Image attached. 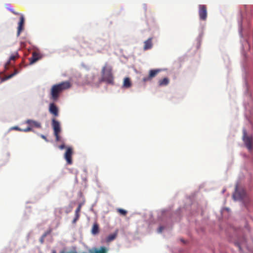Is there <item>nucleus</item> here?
<instances>
[{"mask_svg": "<svg viewBox=\"0 0 253 253\" xmlns=\"http://www.w3.org/2000/svg\"><path fill=\"white\" fill-rule=\"evenodd\" d=\"M49 112L55 116H58V110L56 106L54 103H51L49 108Z\"/></svg>", "mask_w": 253, "mask_h": 253, "instance_id": "12", "label": "nucleus"}, {"mask_svg": "<svg viewBox=\"0 0 253 253\" xmlns=\"http://www.w3.org/2000/svg\"><path fill=\"white\" fill-rule=\"evenodd\" d=\"M181 241L183 242H184L183 240H181Z\"/></svg>", "mask_w": 253, "mask_h": 253, "instance_id": "34", "label": "nucleus"}, {"mask_svg": "<svg viewBox=\"0 0 253 253\" xmlns=\"http://www.w3.org/2000/svg\"><path fill=\"white\" fill-rule=\"evenodd\" d=\"M52 126L54 131V135L55 136L56 141L57 142L60 141L61 137L59 134L61 131V128L60 123L55 119H53L52 120Z\"/></svg>", "mask_w": 253, "mask_h": 253, "instance_id": "3", "label": "nucleus"}, {"mask_svg": "<svg viewBox=\"0 0 253 253\" xmlns=\"http://www.w3.org/2000/svg\"><path fill=\"white\" fill-rule=\"evenodd\" d=\"M19 72L18 71L17 69H14V72L13 73L7 76L6 77V79H9L13 77L14 75L17 74Z\"/></svg>", "mask_w": 253, "mask_h": 253, "instance_id": "21", "label": "nucleus"}, {"mask_svg": "<svg viewBox=\"0 0 253 253\" xmlns=\"http://www.w3.org/2000/svg\"><path fill=\"white\" fill-rule=\"evenodd\" d=\"M52 253H56V252L55 251H53Z\"/></svg>", "mask_w": 253, "mask_h": 253, "instance_id": "33", "label": "nucleus"}, {"mask_svg": "<svg viewBox=\"0 0 253 253\" xmlns=\"http://www.w3.org/2000/svg\"><path fill=\"white\" fill-rule=\"evenodd\" d=\"M81 211V210L79 208H77L75 211V214L76 215H80V212Z\"/></svg>", "mask_w": 253, "mask_h": 253, "instance_id": "27", "label": "nucleus"}, {"mask_svg": "<svg viewBox=\"0 0 253 253\" xmlns=\"http://www.w3.org/2000/svg\"><path fill=\"white\" fill-rule=\"evenodd\" d=\"M199 17L201 20H205L207 17V7L205 5H200L199 10Z\"/></svg>", "mask_w": 253, "mask_h": 253, "instance_id": "5", "label": "nucleus"}, {"mask_svg": "<svg viewBox=\"0 0 253 253\" xmlns=\"http://www.w3.org/2000/svg\"><path fill=\"white\" fill-rule=\"evenodd\" d=\"M117 211L118 212H119L121 214L123 215H126L127 213V211L122 209H117Z\"/></svg>", "mask_w": 253, "mask_h": 253, "instance_id": "22", "label": "nucleus"}, {"mask_svg": "<svg viewBox=\"0 0 253 253\" xmlns=\"http://www.w3.org/2000/svg\"><path fill=\"white\" fill-rule=\"evenodd\" d=\"M42 58V55L41 53L37 51H34L32 53V57L29 58L30 64H33Z\"/></svg>", "mask_w": 253, "mask_h": 253, "instance_id": "9", "label": "nucleus"}, {"mask_svg": "<svg viewBox=\"0 0 253 253\" xmlns=\"http://www.w3.org/2000/svg\"><path fill=\"white\" fill-rule=\"evenodd\" d=\"M50 233V230L48 231L45 232L41 237L40 239V242L41 243H43L44 242V239L46 237V236Z\"/></svg>", "mask_w": 253, "mask_h": 253, "instance_id": "20", "label": "nucleus"}, {"mask_svg": "<svg viewBox=\"0 0 253 253\" xmlns=\"http://www.w3.org/2000/svg\"><path fill=\"white\" fill-rule=\"evenodd\" d=\"M41 137L42 139H44L46 141H48V140L47 139L46 137L44 135H43V134H41Z\"/></svg>", "mask_w": 253, "mask_h": 253, "instance_id": "29", "label": "nucleus"}, {"mask_svg": "<svg viewBox=\"0 0 253 253\" xmlns=\"http://www.w3.org/2000/svg\"><path fill=\"white\" fill-rule=\"evenodd\" d=\"M243 244H244L243 243H236L235 245L237 246L239 248L240 250H241V246L242 245H243Z\"/></svg>", "mask_w": 253, "mask_h": 253, "instance_id": "25", "label": "nucleus"}, {"mask_svg": "<svg viewBox=\"0 0 253 253\" xmlns=\"http://www.w3.org/2000/svg\"><path fill=\"white\" fill-rule=\"evenodd\" d=\"M82 206V204L81 203L79 205L78 208H79L80 210H81Z\"/></svg>", "mask_w": 253, "mask_h": 253, "instance_id": "32", "label": "nucleus"}, {"mask_svg": "<svg viewBox=\"0 0 253 253\" xmlns=\"http://www.w3.org/2000/svg\"><path fill=\"white\" fill-rule=\"evenodd\" d=\"M243 139L244 142L249 150H252L253 148V138L251 136H248L246 130L243 131Z\"/></svg>", "mask_w": 253, "mask_h": 253, "instance_id": "4", "label": "nucleus"}, {"mask_svg": "<svg viewBox=\"0 0 253 253\" xmlns=\"http://www.w3.org/2000/svg\"><path fill=\"white\" fill-rule=\"evenodd\" d=\"M118 230H116L114 233L109 235L106 239V242L109 243L115 240L118 235Z\"/></svg>", "mask_w": 253, "mask_h": 253, "instance_id": "16", "label": "nucleus"}, {"mask_svg": "<svg viewBox=\"0 0 253 253\" xmlns=\"http://www.w3.org/2000/svg\"><path fill=\"white\" fill-rule=\"evenodd\" d=\"M79 217H80V215H76L75 214V217L73 221V223H76V221L79 219Z\"/></svg>", "mask_w": 253, "mask_h": 253, "instance_id": "24", "label": "nucleus"}, {"mask_svg": "<svg viewBox=\"0 0 253 253\" xmlns=\"http://www.w3.org/2000/svg\"><path fill=\"white\" fill-rule=\"evenodd\" d=\"M164 230V227L162 226H161L159 228V232L161 233L162 232V231Z\"/></svg>", "mask_w": 253, "mask_h": 253, "instance_id": "31", "label": "nucleus"}, {"mask_svg": "<svg viewBox=\"0 0 253 253\" xmlns=\"http://www.w3.org/2000/svg\"><path fill=\"white\" fill-rule=\"evenodd\" d=\"M11 129H14V130H19V131H22V129L18 126H13Z\"/></svg>", "mask_w": 253, "mask_h": 253, "instance_id": "26", "label": "nucleus"}, {"mask_svg": "<svg viewBox=\"0 0 253 253\" xmlns=\"http://www.w3.org/2000/svg\"><path fill=\"white\" fill-rule=\"evenodd\" d=\"M152 46V38H149L147 40L144 42L143 49L144 50H146L151 48Z\"/></svg>", "mask_w": 253, "mask_h": 253, "instance_id": "15", "label": "nucleus"}, {"mask_svg": "<svg viewBox=\"0 0 253 253\" xmlns=\"http://www.w3.org/2000/svg\"><path fill=\"white\" fill-rule=\"evenodd\" d=\"M71 85L69 82H63L59 84L53 85L50 90L51 99L53 101H56L60 94L64 90L69 88Z\"/></svg>", "mask_w": 253, "mask_h": 253, "instance_id": "1", "label": "nucleus"}, {"mask_svg": "<svg viewBox=\"0 0 253 253\" xmlns=\"http://www.w3.org/2000/svg\"><path fill=\"white\" fill-rule=\"evenodd\" d=\"M19 57V54L17 52L14 53L12 54L8 60V61L6 62V63L4 65V68L5 70L8 69L9 67L10 66H13L12 63H11L12 61H15L16 59L18 58Z\"/></svg>", "mask_w": 253, "mask_h": 253, "instance_id": "8", "label": "nucleus"}, {"mask_svg": "<svg viewBox=\"0 0 253 253\" xmlns=\"http://www.w3.org/2000/svg\"><path fill=\"white\" fill-rule=\"evenodd\" d=\"M24 24V18L23 15H21L20 18V21L18 23V27L17 30V36H19L21 31L23 29V25Z\"/></svg>", "mask_w": 253, "mask_h": 253, "instance_id": "13", "label": "nucleus"}, {"mask_svg": "<svg viewBox=\"0 0 253 253\" xmlns=\"http://www.w3.org/2000/svg\"><path fill=\"white\" fill-rule=\"evenodd\" d=\"M246 197V193L244 190L241 192L236 190L235 193L233 195V197L235 200H242Z\"/></svg>", "mask_w": 253, "mask_h": 253, "instance_id": "10", "label": "nucleus"}, {"mask_svg": "<svg viewBox=\"0 0 253 253\" xmlns=\"http://www.w3.org/2000/svg\"><path fill=\"white\" fill-rule=\"evenodd\" d=\"M132 85L131 81L128 77H126L124 79L123 82V87L125 88H129Z\"/></svg>", "mask_w": 253, "mask_h": 253, "instance_id": "17", "label": "nucleus"}, {"mask_svg": "<svg viewBox=\"0 0 253 253\" xmlns=\"http://www.w3.org/2000/svg\"><path fill=\"white\" fill-rule=\"evenodd\" d=\"M169 82V79L168 78H165L159 81V84L160 86L167 85Z\"/></svg>", "mask_w": 253, "mask_h": 253, "instance_id": "19", "label": "nucleus"}, {"mask_svg": "<svg viewBox=\"0 0 253 253\" xmlns=\"http://www.w3.org/2000/svg\"><path fill=\"white\" fill-rule=\"evenodd\" d=\"M99 225L97 222H95L93 224V226L91 229V233L93 235H96L99 233Z\"/></svg>", "mask_w": 253, "mask_h": 253, "instance_id": "18", "label": "nucleus"}, {"mask_svg": "<svg viewBox=\"0 0 253 253\" xmlns=\"http://www.w3.org/2000/svg\"><path fill=\"white\" fill-rule=\"evenodd\" d=\"M161 71L160 69L151 70L149 71V75L148 77H144L143 78V81L146 82L147 81H151L152 78H154L158 73Z\"/></svg>", "mask_w": 253, "mask_h": 253, "instance_id": "7", "label": "nucleus"}, {"mask_svg": "<svg viewBox=\"0 0 253 253\" xmlns=\"http://www.w3.org/2000/svg\"><path fill=\"white\" fill-rule=\"evenodd\" d=\"M26 123L30 126L32 128L36 127L40 128L42 127L41 123L33 120H27L26 121Z\"/></svg>", "mask_w": 253, "mask_h": 253, "instance_id": "11", "label": "nucleus"}, {"mask_svg": "<svg viewBox=\"0 0 253 253\" xmlns=\"http://www.w3.org/2000/svg\"><path fill=\"white\" fill-rule=\"evenodd\" d=\"M10 11H11V12H12L13 14H15V15H18V14H19V13H18V12H15V11L13 9H10Z\"/></svg>", "mask_w": 253, "mask_h": 253, "instance_id": "30", "label": "nucleus"}, {"mask_svg": "<svg viewBox=\"0 0 253 253\" xmlns=\"http://www.w3.org/2000/svg\"><path fill=\"white\" fill-rule=\"evenodd\" d=\"M65 148V146L64 144H62L59 146V148L61 150H62Z\"/></svg>", "mask_w": 253, "mask_h": 253, "instance_id": "28", "label": "nucleus"}, {"mask_svg": "<svg viewBox=\"0 0 253 253\" xmlns=\"http://www.w3.org/2000/svg\"><path fill=\"white\" fill-rule=\"evenodd\" d=\"M73 153V152L72 148L68 147L67 148L66 152L64 154V158L66 160L67 164L69 165H71L72 164V156Z\"/></svg>", "mask_w": 253, "mask_h": 253, "instance_id": "6", "label": "nucleus"}, {"mask_svg": "<svg viewBox=\"0 0 253 253\" xmlns=\"http://www.w3.org/2000/svg\"><path fill=\"white\" fill-rule=\"evenodd\" d=\"M108 250L105 247H101L99 249L94 248L89 251L90 253H107Z\"/></svg>", "mask_w": 253, "mask_h": 253, "instance_id": "14", "label": "nucleus"}, {"mask_svg": "<svg viewBox=\"0 0 253 253\" xmlns=\"http://www.w3.org/2000/svg\"><path fill=\"white\" fill-rule=\"evenodd\" d=\"M22 131H24V132H28V131H32V128L29 126L27 128H26L24 129H22Z\"/></svg>", "mask_w": 253, "mask_h": 253, "instance_id": "23", "label": "nucleus"}, {"mask_svg": "<svg viewBox=\"0 0 253 253\" xmlns=\"http://www.w3.org/2000/svg\"><path fill=\"white\" fill-rule=\"evenodd\" d=\"M101 75V82H106L108 84H114V77L111 66L106 63L102 69Z\"/></svg>", "mask_w": 253, "mask_h": 253, "instance_id": "2", "label": "nucleus"}]
</instances>
